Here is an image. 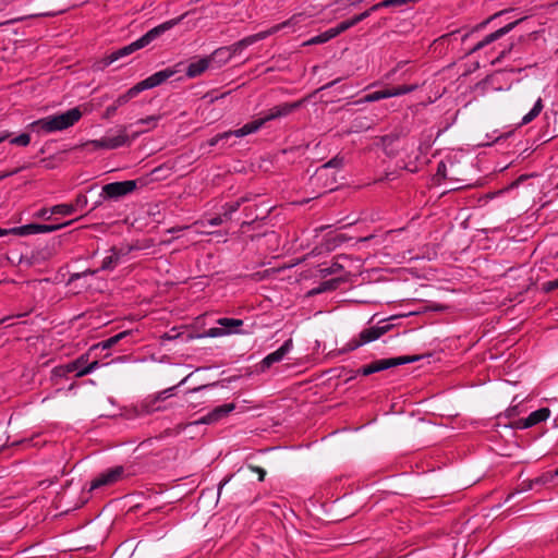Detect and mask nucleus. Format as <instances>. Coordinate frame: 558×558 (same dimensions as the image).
I'll use <instances>...</instances> for the list:
<instances>
[{
	"label": "nucleus",
	"instance_id": "f257e3e1",
	"mask_svg": "<svg viewBox=\"0 0 558 558\" xmlns=\"http://www.w3.org/2000/svg\"><path fill=\"white\" fill-rule=\"evenodd\" d=\"M299 107H300V102H291V104L286 102V104L278 105V106L269 109L262 117L244 124L243 126H241L236 130L227 131V132L217 134L216 136H214L213 138L209 140L208 144H209V146H216L221 140L229 138L230 136L244 137L246 135L256 133L267 122L287 117L292 111L298 109Z\"/></svg>",
	"mask_w": 558,
	"mask_h": 558
},
{
	"label": "nucleus",
	"instance_id": "f03ea898",
	"mask_svg": "<svg viewBox=\"0 0 558 558\" xmlns=\"http://www.w3.org/2000/svg\"><path fill=\"white\" fill-rule=\"evenodd\" d=\"M311 17H312V14H307L305 12L295 13L289 20H287L282 23L276 24L266 31L259 32L257 34H254V35H251V36H247V37L241 39L240 41L233 44L230 49L233 53L241 52L243 49L247 48L248 46H251L259 40H263L280 31L287 29L288 33H294V32L301 29L303 26H305L306 21Z\"/></svg>",
	"mask_w": 558,
	"mask_h": 558
},
{
	"label": "nucleus",
	"instance_id": "7ed1b4c3",
	"mask_svg": "<svg viewBox=\"0 0 558 558\" xmlns=\"http://www.w3.org/2000/svg\"><path fill=\"white\" fill-rule=\"evenodd\" d=\"M182 19H183V16H180L177 19L166 21V22L157 25L156 27L149 29L147 33H145L142 37H140L135 41L112 51L110 54H108L106 57L105 64L106 65L112 64L113 62H116L126 56H130L131 53L148 46L151 41H154L160 35H162L163 33L170 31L175 25H178L182 21Z\"/></svg>",
	"mask_w": 558,
	"mask_h": 558
},
{
	"label": "nucleus",
	"instance_id": "20e7f679",
	"mask_svg": "<svg viewBox=\"0 0 558 558\" xmlns=\"http://www.w3.org/2000/svg\"><path fill=\"white\" fill-rule=\"evenodd\" d=\"M175 73L177 70L172 68H167L138 82L133 87H131L126 93L120 95L114 100L112 106H109L107 108V116H112L119 107H122L123 105L128 104L131 99L135 98L140 93L161 85L168 78L172 77Z\"/></svg>",
	"mask_w": 558,
	"mask_h": 558
},
{
	"label": "nucleus",
	"instance_id": "39448f33",
	"mask_svg": "<svg viewBox=\"0 0 558 558\" xmlns=\"http://www.w3.org/2000/svg\"><path fill=\"white\" fill-rule=\"evenodd\" d=\"M82 117L78 108H72L59 114H51L33 121L28 126L33 132L49 134L74 125Z\"/></svg>",
	"mask_w": 558,
	"mask_h": 558
},
{
	"label": "nucleus",
	"instance_id": "423d86ee",
	"mask_svg": "<svg viewBox=\"0 0 558 558\" xmlns=\"http://www.w3.org/2000/svg\"><path fill=\"white\" fill-rule=\"evenodd\" d=\"M417 356H399V357H392V359H384L375 361L368 365L363 366L360 369V373L364 376H368L371 374L388 369L390 367L413 363L417 361Z\"/></svg>",
	"mask_w": 558,
	"mask_h": 558
},
{
	"label": "nucleus",
	"instance_id": "0eeeda50",
	"mask_svg": "<svg viewBox=\"0 0 558 558\" xmlns=\"http://www.w3.org/2000/svg\"><path fill=\"white\" fill-rule=\"evenodd\" d=\"M72 221H68L61 225H39V223H28L20 227L10 228V234H14L17 236H27L31 234H39V233H50L57 231L63 227H66Z\"/></svg>",
	"mask_w": 558,
	"mask_h": 558
},
{
	"label": "nucleus",
	"instance_id": "6e6552de",
	"mask_svg": "<svg viewBox=\"0 0 558 558\" xmlns=\"http://www.w3.org/2000/svg\"><path fill=\"white\" fill-rule=\"evenodd\" d=\"M136 189V181L112 182L102 186L101 196L106 198L118 199L132 193Z\"/></svg>",
	"mask_w": 558,
	"mask_h": 558
},
{
	"label": "nucleus",
	"instance_id": "1a4fd4ad",
	"mask_svg": "<svg viewBox=\"0 0 558 558\" xmlns=\"http://www.w3.org/2000/svg\"><path fill=\"white\" fill-rule=\"evenodd\" d=\"M390 329L389 324L383 326H373L361 331L359 339H354L349 343L350 350L357 349L361 345L373 342L386 333Z\"/></svg>",
	"mask_w": 558,
	"mask_h": 558
},
{
	"label": "nucleus",
	"instance_id": "9d476101",
	"mask_svg": "<svg viewBox=\"0 0 558 558\" xmlns=\"http://www.w3.org/2000/svg\"><path fill=\"white\" fill-rule=\"evenodd\" d=\"M219 327L209 328L206 336L210 338L222 337L230 333L238 332L236 328L243 325V320L236 318H219L217 320Z\"/></svg>",
	"mask_w": 558,
	"mask_h": 558
},
{
	"label": "nucleus",
	"instance_id": "9b49d317",
	"mask_svg": "<svg viewBox=\"0 0 558 558\" xmlns=\"http://www.w3.org/2000/svg\"><path fill=\"white\" fill-rule=\"evenodd\" d=\"M129 143V136L124 130L119 131L117 135H107L99 140H94L90 144L98 149H116Z\"/></svg>",
	"mask_w": 558,
	"mask_h": 558
},
{
	"label": "nucleus",
	"instance_id": "f8f14e48",
	"mask_svg": "<svg viewBox=\"0 0 558 558\" xmlns=\"http://www.w3.org/2000/svg\"><path fill=\"white\" fill-rule=\"evenodd\" d=\"M235 409L234 403H226L219 407H216L214 410H211L206 415L202 416L201 418L190 423V425H199V424H215L226 417L228 414H230Z\"/></svg>",
	"mask_w": 558,
	"mask_h": 558
},
{
	"label": "nucleus",
	"instance_id": "ddd939ff",
	"mask_svg": "<svg viewBox=\"0 0 558 558\" xmlns=\"http://www.w3.org/2000/svg\"><path fill=\"white\" fill-rule=\"evenodd\" d=\"M123 472L124 470L122 466H114L112 469L106 470L94 478L90 484V489L94 490L118 482L122 477Z\"/></svg>",
	"mask_w": 558,
	"mask_h": 558
},
{
	"label": "nucleus",
	"instance_id": "4468645a",
	"mask_svg": "<svg viewBox=\"0 0 558 558\" xmlns=\"http://www.w3.org/2000/svg\"><path fill=\"white\" fill-rule=\"evenodd\" d=\"M525 17H521L514 22H511L507 25H505L504 27L497 29L496 32L487 35L484 37V39H482L481 41H478L472 49H471V52H475L482 48H484L485 46L496 41L497 39L501 38L502 36L507 35L508 33H510L520 22H522Z\"/></svg>",
	"mask_w": 558,
	"mask_h": 558
},
{
	"label": "nucleus",
	"instance_id": "2eb2a0df",
	"mask_svg": "<svg viewBox=\"0 0 558 558\" xmlns=\"http://www.w3.org/2000/svg\"><path fill=\"white\" fill-rule=\"evenodd\" d=\"M130 253L129 247H112L108 255L104 257L100 269L111 270L124 260V257Z\"/></svg>",
	"mask_w": 558,
	"mask_h": 558
},
{
	"label": "nucleus",
	"instance_id": "dca6fc26",
	"mask_svg": "<svg viewBox=\"0 0 558 558\" xmlns=\"http://www.w3.org/2000/svg\"><path fill=\"white\" fill-rule=\"evenodd\" d=\"M292 349H293L292 339L286 340L279 349L269 353L262 360V362H260L262 368L266 369V368H269L272 364L281 362L284 359V356L291 352Z\"/></svg>",
	"mask_w": 558,
	"mask_h": 558
},
{
	"label": "nucleus",
	"instance_id": "f3484780",
	"mask_svg": "<svg viewBox=\"0 0 558 558\" xmlns=\"http://www.w3.org/2000/svg\"><path fill=\"white\" fill-rule=\"evenodd\" d=\"M550 415V410L548 408H542L534 412H532L527 417L519 420L515 422V427L520 429L530 428L541 422L546 421Z\"/></svg>",
	"mask_w": 558,
	"mask_h": 558
},
{
	"label": "nucleus",
	"instance_id": "a211bd4d",
	"mask_svg": "<svg viewBox=\"0 0 558 558\" xmlns=\"http://www.w3.org/2000/svg\"><path fill=\"white\" fill-rule=\"evenodd\" d=\"M73 363L76 364L74 371L75 377H83L100 367V363L98 361H93L92 363H88L87 355H81L75 361H73Z\"/></svg>",
	"mask_w": 558,
	"mask_h": 558
},
{
	"label": "nucleus",
	"instance_id": "6ab92c4d",
	"mask_svg": "<svg viewBox=\"0 0 558 558\" xmlns=\"http://www.w3.org/2000/svg\"><path fill=\"white\" fill-rule=\"evenodd\" d=\"M228 219H226L223 217V214L222 215H219V216H216L214 218H210V219H207V220H201V221H196L194 223V228H195V232L196 233H199V234H205V233H208L205 228L207 226H210V227H216V226H220L221 223H223L225 221H227Z\"/></svg>",
	"mask_w": 558,
	"mask_h": 558
},
{
	"label": "nucleus",
	"instance_id": "aec40b11",
	"mask_svg": "<svg viewBox=\"0 0 558 558\" xmlns=\"http://www.w3.org/2000/svg\"><path fill=\"white\" fill-rule=\"evenodd\" d=\"M208 66L209 61L207 59H199L189 64L186 75L191 78L196 77L206 71Z\"/></svg>",
	"mask_w": 558,
	"mask_h": 558
},
{
	"label": "nucleus",
	"instance_id": "412c9836",
	"mask_svg": "<svg viewBox=\"0 0 558 558\" xmlns=\"http://www.w3.org/2000/svg\"><path fill=\"white\" fill-rule=\"evenodd\" d=\"M543 108H544L543 100H542V98H538L535 101L532 109L525 116H523V118L521 120V124L525 125V124H529L530 122H532L541 113Z\"/></svg>",
	"mask_w": 558,
	"mask_h": 558
},
{
	"label": "nucleus",
	"instance_id": "4be33fe9",
	"mask_svg": "<svg viewBox=\"0 0 558 558\" xmlns=\"http://www.w3.org/2000/svg\"><path fill=\"white\" fill-rule=\"evenodd\" d=\"M76 213V207L72 204H58L49 208V215L70 216Z\"/></svg>",
	"mask_w": 558,
	"mask_h": 558
},
{
	"label": "nucleus",
	"instance_id": "5701e85b",
	"mask_svg": "<svg viewBox=\"0 0 558 558\" xmlns=\"http://www.w3.org/2000/svg\"><path fill=\"white\" fill-rule=\"evenodd\" d=\"M335 38L330 28L325 31L324 33L314 36L310 38L308 40L303 43V46H312V45H320L329 41L330 39Z\"/></svg>",
	"mask_w": 558,
	"mask_h": 558
},
{
	"label": "nucleus",
	"instance_id": "b1692460",
	"mask_svg": "<svg viewBox=\"0 0 558 558\" xmlns=\"http://www.w3.org/2000/svg\"><path fill=\"white\" fill-rule=\"evenodd\" d=\"M417 85H402L398 87L387 88L388 98L402 96L414 92Z\"/></svg>",
	"mask_w": 558,
	"mask_h": 558
},
{
	"label": "nucleus",
	"instance_id": "393cba45",
	"mask_svg": "<svg viewBox=\"0 0 558 558\" xmlns=\"http://www.w3.org/2000/svg\"><path fill=\"white\" fill-rule=\"evenodd\" d=\"M129 333H130L129 331L119 332V333L108 338L107 340L99 342L95 348H101L102 350L109 349V348L116 345L121 339L126 337Z\"/></svg>",
	"mask_w": 558,
	"mask_h": 558
},
{
	"label": "nucleus",
	"instance_id": "a878e982",
	"mask_svg": "<svg viewBox=\"0 0 558 558\" xmlns=\"http://www.w3.org/2000/svg\"><path fill=\"white\" fill-rule=\"evenodd\" d=\"M387 98H388L387 89L377 90V92L369 93V94L365 95L362 99H360L357 101V104L375 102V101H378L381 99H387Z\"/></svg>",
	"mask_w": 558,
	"mask_h": 558
},
{
	"label": "nucleus",
	"instance_id": "bb28decb",
	"mask_svg": "<svg viewBox=\"0 0 558 558\" xmlns=\"http://www.w3.org/2000/svg\"><path fill=\"white\" fill-rule=\"evenodd\" d=\"M189 376L183 378L177 386H172V387H169L162 391H159L156 396H155V400L156 401H163L172 396H174V392L177 390L178 387L182 386L183 384H185V381L187 380Z\"/></svg>",
	"mask_w": 558,
	"mask_h": 558
},
{
	"label": "nucleus",
	"instance_id": "cd10ccee",
	"mask_svg": "<svg viewBox=\"0 0 558 558\" xmlns=\"http://www.w3.org/2000/svg\"><path fill=\"white\" fill-rule=\"evenodd\" d=\"M75 366H76V364L73 363V361L68 364L57 366L53 368V375L63 377L69 374H74Z\"/></svg>",
	"mask_w": 558,
	"mask_h": 558
},
{
	"label": "nucleus",
	"instance_id": "c85d7f7f",
	"mask_svg": "<svg viewBox=\"0 0 558 558\" xmlns=\"http://www.w3.org/2000/svg\"><path fill=\"white\" fill-rule=\"evenodd\" d=\"M242 202H244V198H241L233 203H227L223 206V217L228 220L231 219V216L240 208Z\"/></svg>",
	"mask_w": 558,
	"mask_h": 558
},
{
	"label": "nucleus",
	"instance_id": "c756f323",
	"mask_svg": "<svg viewBox=\"0 0 558 558\" xmlns=\"http://www.w3.org/2000/svg\"><path fill=\"white\" fill-rule=\"evenodd\" d=\"M159 117L149 116L144 119H140L135 122V124L146 125L148 130L156 128Z\"/></svg>",
	"mask_w": 558,
	"mask_h": 558
},
{
	"label": "nucleus",
	"instance_id": "7c9ffc66",
	"mask_svg": "<svg viewBox=\"0 0 558 558\" xmlns=\"http://www.w3.org/2000/svg\"><path fill=\"white\" fill-rule=\"evenodd\" d=\"M10 143L17 146H27L31 143V136L26 133H22L10 140Z\"/></svg>",
	"mask_w": 558,
	"mask_h": 558
},
{
	"label": "nucleus",
	"instance_id": "2f4dec72",
	"mask_svg": "<svg viewBox=\"0 0 558 558\" xmlns=\"http://www.w3.org/2000/svg\"><path fill=\"white\" fill-rule=\"evenodd\" d=\"M351 27H352V23H349V20H347V21H343L340 24H338L336 27H331L330 31H331L333 37H337L338 35L348 31Z\"/></svg>",
	"mask_w": 558,
	"mask_h": 558
},
{
	"label": "nucleus",
	"instance_id": "473e14b6",
	"mask_svg": "<svg viewBox=\"0 0 558 558\" xmlns=\"http://www.w3.org/2000/svg\"><path fill=\"white\" fill-rule=\"evenodd\" d=\"M342 163V160L339 159V158H333L331 160H329L328 162H326L317 172V175H322L323 172L325 170H327L328 168H337V167H340Z\"/></svg>",
	"mask_w": 558,
	"mask_h": 558
},
{
	"label": "nucleus",
	"instance_id": "72a5a7b5",
	"mask_svg": "<svg viewBox=\"0 0 558 558\" xmlns=\"http://www.w3.org/2000/svg\"><path fill=\"white\" fill-rule=\"evenodd\" d=\"M87 203V197L84 194H80L76 196L75 203L73 205L76 207L77 211L78 209H83L84 207H86Z\"/></svg>",
	"mask_w": 558,
	"mask_h": 558
},
{
	"label": "nucleus",
	"instance_id": "f704fd0d",
	"mask_svg": "<svg viewBox=\"0 0 558 558\" xmlns=\"http://www.w3.org/2000/svg\"><path fill=\"white\" fill-rule=\"evenodd\" d=\"M543 289L546 291V292H550L555 289H558V279L556 280H550V281H547L543 284Z\"/></svg>",
	"mask_w": 558,
	"mask_h": 558
},
{
	"label": "nucleus",
	"instance_id": "c9c22d12",
	"mask_svg": "<svg viewBox=\"0 0 558 558\" xmlns=\"http://www.w3.org/2000/svg\"><path fill=\"white\" fill-rule=\"evenodd\" d=\"M250 469L258 474V480L262 482L265 478L266 471L260 466H250Z\"/></svg>",
	"mask_w": 558,
	"mask_h": 558
},
{
	"label": "nucleus",
	"instance_id": "e433bc0d",
	"mask_svg": "<svg viewBox=\"0 0 558 558\" xmlns=\"http://www.w3.org/2000/svg\"><path fill=\"white\" fill-rule=\"evenodd\" d=\"M52 215H49V208H41L35 214L37 218L49 219Z\"/></svg>",
	"mask_w": 558,
	"mask_h": 558
},
{
	"label": "nucleus",
	"instance_id": "4c0bfd02",
	"mask_svg": "<svg viewBox=\"0 0 558 558\" xmlns=\"http://www.w3.org/2000/svg\"><path fill=\"white\" fill-rule=\"evenodd\" d=\"M420 0H389L390 7L403 5L410 2H418Z\"/></svg>",
	"mask_w": 558,
	"mask_h": 558
},
{
	"label": "nucleus",
	"instance_id": "58836bf2",
	"mask_svg": "<svg viewBox=\"0 0 558 558\" xmlns=\"http://www.w3.org/2000/svg\"><path fill=\"white\" fill-rule=\"evenodd\" d=\"M336 4V11H341V10H348L351 5L349 4V1H345L344 3H340V0H337L335 2Z\"/></svg>",
	"mask_w": 558,
	"mask_h": 558
},
{
	"label": "nucleus",
	"instance_id": "ea45409f",
	"mask_svg": "<svg viewBox=\"0 0 558 558\" xmlns=\"http://www.w3.org/2000/svg\"><path fill=\"white\" fill-rule=\"evenodd\" d=\"M506 12H508L507 10H502V11H499L497 12L496 14H494L492 17H489L488 20H486L485 22H483L480 27H484L486 26L493 19L497 17V16H500L502 14H505Z\"/></svg>",
	"mask_w": 558,
	"mask_h": 558
},
{
	"label": "nucleus",
	"instance_id": "a19ab883",
	"mask_svg": "<svg viewBox=\"0 0 558 558\" xmlns=\"http://www.w3.org/2000/svg\"><path fill=\"white\" fill-rule=\"evenodd\" d=\"M215 385H216V384H210V385L199 386V387H196V388L191 389L189 392H191V393H195V392H198V391H201V390H204V389H207V388L214 387Z\"/></svg>",
	"mask_w": 558,
	"mask_h": 558
},
{
	"label": "nucleus",
	"instance_id": "79ce46f5",
	"mask_svg": "<svg viewBox=\"0 0 558 558\" xmlns=\"http://www.w3.org/2000/svg\"><path fill=\"white\" fill-rule=\"evenodd\" d=\"M362 21H363V20H362V19H360V14H357V15L353 16L352 19H350V20H349V23H352V27H353L354 25H356L357 23H360V22H362Z\"/></svg>",
	"mask_w": 558,
	"mask_h": 558
},
{
	"label": "nucleus",
	"instance_id": "37998d69",
	"mask_svg": "<svg viewBox=\"0 0 558 558\" xmlns=\"http://www.w3.org/2000/svg\"><path fill=\"white\" fill-rule=\"evenodd\" d=\"M362 21H363V20H362V19H360V14H357V15L353 16L352 19H350V20H349V23H352V27H353L354 25H356L357 23H360V22H362Z\"/></svg>",
	"mask_w": 558,
	"mask_h": 558
},
{
	"label": "nucleus",
	"instance_id": "c03bdc74",
	"mask_svg": "<svg viewBox=\"0 0 558 558\" xmlns=\"http://www.w3.org/2000/svg\"><path fill=\"white\" fill-rule=\"evenodd\" d=\"M377 7H379V9H381V8H389L390 7V2H389V0H383V1L377 3Z\"/></svg>",
	"mask_w": 558,
	"mask_h": 558
},
{
	"label": "nucleus",
	"instance_id": "a18cd8bd",
	"mask_svg": "<svg viewBox=\"0 0 558 558\" xmlns=\"http://www.w3.org/2000/svg\"><path fill=\"white\" fill-rule=\"evenodd\" d=\"M9 136H10V133H9V132H7V131L1 132V133H0V144H1L3 141H5L7 138H9Z\"/></svg>",
	"mask_w": 558,
	"mask_h": 558
},
{
	"label": "nucleus",
	"instance_id": "49530a36",
	"mask_svg": "<svg viewBox=\"0 0 558 558\" xmlns=\"http://www.w3.org/2000/svg\"><path fill=\"white\" fill-rule=\"evenodd\" d=\"M371 15V12L368 10H365L364 12L360 13V19L365 20Z\"/></svg>",
	"mask_w": 558,
	"mask_h": 558
},
{
	"label": "nucleus",
	"instance_id": "de8ad7c7",
	"mask_svg": "<svg viewBox=\"0 0 558 558\" xmlns=\"http://www.w3.org/2000/svg\"><path fill=\"white\" fill-rule=\"evenodd\" d=\"M9 234H10V228L9 229L0 228V238L4 236V235H9Z\"/></svg>",
	"mask_w": 558,
	"mask_h": 558
},
{
	"label": "nucleus",
	"instance_id": "09e8293b",
	"mask_svg": "<svg viewBox=\"0 0 558 558\" xmlns=\"http://www.w3.org/2000/svg\"><path fill=\"white\" fill-rule=\"evenodd\" d=\"M230 481V477L226 478L223 482L220 483L218 487V494L220 495L222 487Z\"/></svg>",
	"mask_w": 558,
	"mask_h": 558
},
{
	"label": "nucleus",
	"instance_id": "8fccbe9b",
	"mask_svg": "<svg viewBox=\"0 0 558 558\" xmlns=\"http://www.w3.org/2000/svg\"><path fill=\"white\" fill-rule=\"evenodd\" d=\"M515 410H517V407H512V408L508 409L507 410V415L508 416L514 415L515 414Z\"/></svg>",
	"mask_w": 558,
	"mask_h": 558
},
{
	"label": "nucleus",
	"instance_id": "3c124183",
	"mask_svg": "<svg viewBox=\"0 0 558 558\" xmlns=\"http://www.w3.org/2000/svg\"><path fill=\"white\" fill-rule=\"evenodd\" d=\"M378 10H379V7H377V3H376V4H374V5H372V7L368 9V11L371 12V14H372L373 12L378 11Z\"/></svg>",
	"mask_w": 558,
	"mask_h": 558
},
{
	"label": "nucleus",
	"instance_id": "603ef678",
	"mask_svg": "<svg viewBox=\"0 0 558 558\" xmlns=\"http://www.w3.org/2000/svg\"><path fill=\"white\" fill-rule=\"evenodd\" d=\"M396 73V70H392L391 73L387 74L386 77L389 78L392 74Z\"/></svg>",
	"mask_w": 558,
	"mask_h": 558
},
{
	"label": "nucleus",
	"instance_id": "864d4df0",
	"mask_svg": "<svg viewBox=\"0 0 558 558\" xmlns=\"http://www.w3.org/2000/svg\"><path fill=\"white\" fill-rule=\"evenodd\" d=\"M322 272L330 274L331 271H329L328 269H322Z\"/></svg>",
	"mask_w": 558,
	"mask_h": 558
},
{
	"label": "nucleus",
	"instance_id": "5fc2aeb1",
	"mask_svg": "<svg viewBox=\"0 0 558 558\" xmlns=\"http://www.w3.org/2000/svg\"><path fill=\"white\" fill-rule=\"evenodd\" d=\"M555 475L558 476V468L555 471Z\"/></svg>",
	"mask_w": 558,
	"mask_h": 558
}]
</instances>
